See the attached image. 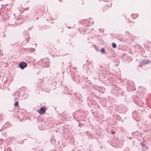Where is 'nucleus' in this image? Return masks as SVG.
<instances>
[{"mask_svg": "<svg viewBox=\"0 0 151 151\" xmlns=\"http://www.w3.org/2000/svg\"><path fill=\"white\" fill-rule=\"evenodd\" d=\"M30 50L32 52L34 51V50H35L34 49H33V48H30Z\"/></svg>", "mask_w": 151, "mask_h": 151, "instance_id": "nucleus-17", "label": "nucleus"}, {"mask_svg": "<svg viewBox=\"0 0 151 151\" xmlns=\"http://www.w3.org/2000/svg\"><path fill=\"white\" fill-rule=\"evenodd\" d=\"M111 133L112 134H114L115 133V132L114 131H112Z\"/></svg>", "mask_w": 151, "mask_h": 151, "instance_id": "nucleus-15", "label": "nucleus"}, {"mask_svg": "<svg viewBox=\"0 0 151 151\" xmlns=\"http://www.w3.org/2000/svg\"><path fill=\"white\" fill-rule=\"evenodd\" d=\"M139 67H141V66H140V64H139Z\"/></svg>", "mask_w": 151, "mask_h": 151, "instance_id": "nucleus-23", "label": "nucleus"}, {"mask_svg": "<svg viewBox=\"0 0 151 151\" xmlns=\"http://www.w3.org/2000/svg\"><path fill=\"white\" fill-rule=\"evenodd\" d=\"M125 108V106L123 105L121 106H119L117 109V110L119 112H123L125 111L124 110Z\"/></svg>", "mask_w": 151, "mask_h": 151, "instance_id": "nucleus-3", "label": "nucleus"}, {"mask_svg": "<svg viewBox=\"0 0 151 151\" xmlns=\"http://www.w3.org/2000/svg\"><path fill=\"white\" fill-rule=\"evenodd\" d=\"M140 144L142 147H145V144H144L142 142H141Z\"/></svg>", "mask_w": 151, "mask_h": 151, "instance_id": "nucleus-14", "label": "nucleus"}, {"mask_svg": "<svg viewBox=\"0 0 151 151\" xmlns=\"http://www.w3.org/2000/svg\"><path fill=\"white\" fill-rule=\"evenodd\" d=\"M133 15H133V14H132V15L131 16H132V18H134V17H133Z\"/></svg>", "mask_w": 151, "mask_h": 151, "instance_id": "nucleus-19", "label": "nucleus"}, {"mask_svg": "<svg viewBox=\"0 0 151 151\" xmlns=\"http://www.w3.org/2000/svg\"><path fill=\"white\" fill-rule=\"evenodd\" d=\"M72 91L71 88H68L67 87L65 88V89L64 90V93H67L69 95H71L72 94L71 92Z\"/></svg>", "mask_w": 151, "mask_h": 151, "instance_id": "nucleus-2", "label": "nucleus"}, {"mask_svg": "<svg viewBox=\"0 0 151 151\" xmlns=\"http://www.w3.org/2000/svg\"><path fill=\"white\" fill-rule=\"evenodd\" d=\"M45 111V109L44 107H42L41 109L39 110L38 112L40 114H44Z\"/></svg>", "mask_w": 151, "mask_h": 151, "instance_id": "nucleus-6", "label": "nucleus"}, {"mask_svg": "<svg viewBox=\"0 0 151 151\" xmlns=\"http://www.w3.org/2000/svg\"><path fill=\"white\" fill-rule=\"evenodd\" d=\"M107 5L109 7H111L112 5V3H110V4H108Z\"/></svg>", "mask_w": 151, "mask_h": 151, "instance_id": "nucleus-13", "label": "nucleus"}, {"mask_svg": "<svg viewBox=\"0 0 151 151\" xmlns=\"http://www.w3.org/2000/svg\"><path fill=\"white\" fill-rule=\"evenodd\" d=\"M88 81L89 82V83L90 82V81Z\"/></svg>", "mask_w": 151, "mask_h": 151, "instance_id": "nucleus-25", "label": "nucleus"}, {"mask_svg": "<svg viewBox=\"0 0 151 151\" xmlns=\"http://www.w3.org/2000/svg\"><path fill=\"white\" fill-rule=\"evenodd\" d=\"M18 101H16L15 102V103L14 104V105L16 107V106H18Z\"/></svg>", "mask_w": 151, "mask_h": 151, "instance_id": "nucleus-10", "label": "nucleus"}, {"mask_svg": "<svg viewBox=\"0 0 151 151\" xmlns=\"http://www.w3.org/2000/svg\"><path fill=\"white\" fill-rule=\"evenodd\" d=\"M19 67L22 69H23L27 66V64L24 62H22L19 64Z\"/></svg>", "mask_w": 151, "mask_h": 151, "instance_id": "nucleus-5", "label": "nucleus"}, {"mask_svg": "<svg viewBox=\"0 0 151 151\" xmlns=\"http://www.w3.org/2000/svg\"><path fill=\"white\" fill-rule=\"evenodd\" d=\"M112 47H113L114 48H116V45L114 43H113L112 44Z\"/></svg>", "mask_w": 151, "mask_h": 151, "instance_id": "nucleus-9", "label": "nucleus"}, {"mask_svg": "<svg viewBox=\"0 0 151 151\" xmlns=\"http://www.w3.org/2000/svg\"><path fill=\"white\" fill-rule=\"evenodd\" d=\"M2 130V129H1L0 130V132H1Z\"/></svg>", "mask_w": 151, "mask_h": 151, "instance_id": "nucleus-21", "label": "nucleus"}, {"mask_svg": "<svg viewBox=\"0 0 151 151\" xmlns=\"http://www.w3.org/2000/svg\"><path fill=\"white\" fill-rule=\"evenodd\" d=\"M98 91H100L101 93H104V91H105V88H103V87H98L97 88L96 87Z\"/></svg>", "mask_w": 151, "mask_h": 151, "instance_id": "nucleus-8", "label": "nucleus"}, {"mask_svg": "<svg viewBox=\"0 0 151 151\" xmlns=\"http://www.w3.org/2000/svg\"><path fill=\"white\" fill-rule=\"evenodd\" d=\"M101 52L102 53H104V52H105V50H104V49L103 48H101Z\"/></svg>", "mask_w": 151, "mask_h": 151, "instance_id": "nucleus-12", "label": "nucleus"}, {"mask_svg": "<svg viewBox=\"0 0 151 151\" xmlns=\"http://www.w3.org/2000/svg\"><path fill=\"white\" fill-rule=\"evenodd\" d=\"M118 91L116 93V94H117L118 96L122 95H123V90L121 88H119V89L118 90Z\"/></svg>", "mask_w": 151, "mask_h": 151, "instance_id": "nucleus-7", "label": "nucleus"}, {"mask_svg": "<svg viewBox=\"0 0 151 151\" xmlns=\"http://www.w3.org/2000/svg\"><path fill=\"white\" fill-rule=\"evenodd\" d=\"M30 28H28V29L29 30H30Z\"/></svg>", "mask_w": 151, "mask_h": 151, "instance_id": "nucleus-22", "label": "nucleus"}, {"mask_svg": "<svg viewBox=\"0 0 151 151\" xmlns=\"http://www.w3.org/2000/svg\"><path fill=\"white\" fill-rule=\"evenodd\" d=\"M132 116L134 120L137 121L140 120V118L136 111H134L133 113Z\"/></svg>", "mask_w": 151, "mask_h": 151, "instance_id": "nucleus-1", "label": "nucleus"}, {"mask_svg": "<svg viewBox=\"0 0 151 151\" xmlns=\"http://www.w3.org/2000/svg\"><path fill=\"white\" fill-rule=\"evenodd\" d=\"M38 19V18H37V19Z\"/></svg>", "mask_w": 151, "mask_h": 151, "instance_id": "nucleus-27", "label": "nucleus"}, {"mask_svg": "<svg viewBox=\"0 0 151 151\" xmlns=\"http://www.w3.org/2000/svg\"><path fill=\"white\" fill-rule=\"evenodd\" d=\"M132 85L133 86H134V83L132 82Z\"/></svg>", "mask_w": 151, "mask_h": 151, "instance_id": "nucleus-18", "label": "nucleus"}, {"mask_svg": "<svg viewBox=\"0 0 151 151\" xmlns=\"http://www.w3.org/2000/svg\"><path fill=\"white\" fill-rule=\"evenodd\" d=\"M38 151H43V150H39Z\"/></svg>", "mask_w": 151, "mask_h": 151, "instance_id": "nucleus-20", "label": "nucleus"}, {"mask_svg": "<svg viewBox=\"0 0 151 151\" xmlns=\"http://www.w3.org/2000/svg\"><path fill=\"white\" fill-rule=\"evenodd\" d=\"M45 66L47 67H48L50 66L49 64L48 63H46L45 64Z\"/></svg>", "mask_w": 151, "mask_h": 151, "instance_id": "nucleus-11", "label": "nucleus"}, {"mask_svg": "<svg viewBox=\"0 0 151 151\" xmlns=\"http://www.w3.org/2000/svg\"><path fill=\"white\" fill-rule=\"evenodd\" d=\"M119 61H117V63H115V65L116 66H117L119 64Z\"/></svg>", "mask_w": 151, "mask_h": 151, "instance_id": "nucleus-16", "label": "nucleus"}, {"mask_svg": "<svg viewBox=\"0 0 151 151\" xmlns=\"http://www.w3.org/2000/svg\"><path fill=\"white\" fill-rule=\"evenodd\" d=\"M100 68H101V66H100Z\"/></svg>", "mask_w": 151, "mask_h": 151, "instance_id": "nucleus-26", "label": "nucleus"}, {"mask_svg": "<svg viewBox=\"0 0 151 151\" xmlns=\"http://www.w3.org/2000/svg\"><path fill=\"white\" fill-rule=\"evenodd\" d=\"M106 2H108L107 1V0H106Z\"/></svg>", "mask_w": 151, "mask_h": 151, "instance_id": "nucleus-24", "label": "nucleus"}, {"mask_svg": "<svg viewBox=\"0 0 151 151\" xmlns=\"http://www.w3.org/2000/svg\"><path fill=\"white\" fill-rule=\"evenodd\" d=\"M119 87L116 86H114L113 87V89L111 91V92L112 93L116 94V93H117V92L118 91V90L119 89Z\"/></svg>", "mask_w": 151, "mask_h": 151, "instance_id": "nucleus-4", "label": "nucleus"}]
</instances>
